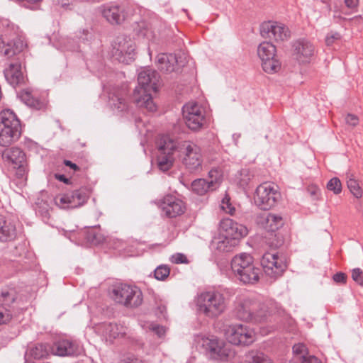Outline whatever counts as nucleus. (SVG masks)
<instances>
[{
	"instance_id": "obj_1",
	"label": "nucleus",
	"mask_w": 363,
	"mask_h": 363,
	"mask_svg": "<svg viewBox=\"0 0 363 363\" xmlns=\"http://www.w3.org/2000/svg\"><path fill=\"white\" fill-rule=\"evenodd\" d=\"M235 313L240 320L263 323L277 321V316L281 315L284 311L274 300L259 302L251 297L240 296L237 299Z\"/></svg>"
},
{
	"instance_id": "obj_2",
	"label": "nucleus",
	"mask_w": 363,
	"mask_h": 363,
	"mask_svg": "<svg viewBox=\"0 0 363 363\" xmlns=\"http://www.w3.org/2000/svg\"><path fill=\"white\" fill-rule=\"evenodd\" d=\"M138 85L133 94L134 103L139 108H145L150 112L156 111L157 106L153 101L152 93L156 92L160 84L158 73L150 68H143L138 74Z\"/></svg>"
},
{
	"instance_id": "obj_3",
	"label": "nucleus",
	"mask_w": 363,
	"mask_h": 363,
	"mask_svg": "<svg viewBox=\"0 0 363 363\" xmlns=\"http://www.w3.org/2000/svg\"><path fill=\"white\" fill-rule=\"evenodd\" d=\"M196 342L198 346L203 349L206 355L211 359L240 363V356H238L229 345L214 335L198 336Z\"/></svg>"
},
{
	"instance_id": "obj_4",
	"label": "nucleus",
	"mask_w": 363,
	"mask_h": 363,
	"mask_svg": "<svg viewBox=\"0 0 363 363\" xmlns=\"http://www.w3.org/2000/svg\"><path fill=\"white\" fill-rule=\"evenodd\" d=\"M231 269L235 278L244 284H255L259 280L262 271L248 253L236 255L231 260Z\"/></svg>"
},
{
	"instance_id": "obj_5",
	"label": "nucleus",
	"mask_w": 363,
	"mask_h": 363,
	"mask_svg": "<svg viewBox=\"0 0 363 363\" xmlns=\"http://www.w3.org/2000/svg\"><path fill=\"white\" fill-rule=\"evenodd\" d=\"M196 306L200 313L213 318L225 312L227 301L224 295L219 291L209 290L198 295Z\"/></svg>"
},
{
	"instance_id": "obj_6",
	"label": "nucleus",
	"mask_w": 363,
	"mask_h": 363,
	"mask_svg": "<svg viewBox=\"0 0 363 363\" xmlns=\"http://www.w3.org/2000/svg\"><path fill=\"white\" fill-rule=\"evenodd\" d=\"M157 165L160 170L167 172L170 169L178 154V142L169 135H159L156 140Z\"/></svg>"
},
{
	"instance_id": "obj_7",
	"label": "nucleus",
	"mask_w": 363,
	"mask_h": 363,
	"mask_svg": "<svg viewBox=\"0 0 363 363\" xmlns=\"http://www.w3.org/2000/svg\"><path fill=\"white\" fill-rule=\"evenodd\" d=\"M21 134L20 121L11 110H4L0 115V145L9 146L16 142Z\"/></svg>"
},
{
	"instance_id": "obj_8",
	"label": "nucleus",
	"mask_w": 363,
	"mask_h": 363,
	"mask_svg": "<svg viewBox=\"0 0 363 363\" xmlns=\"http://www.w3.org/2000/svg\"><path fill=\"white\" fill-rule=\"evenodd\" d=\"M111 296L126 308H137L143 303V293L136 286L119 283L113 286Z\"/></svg>"
},
{
	"instance_id": "obj_9",
	"label": "nucleus",
	"mask_w": 363,
	"mask_h": 363,
	"mask_svg": "<svg viewBox=\"0 0 363 363\" xmlns=\"http://www.w3.org/2000/svg\"><path fill=\"white\" fill-rule=\"evenodd\" d=\"M183 116L186 126L193 131L204 128L208 122L205 108L200 104L191 101L182 108Z\"/></svg>"
},
{
	"instance_id": "obj_10",
	"label": "nucleus",
	"mask_w": 363,
	"mask_h": 363,
	"mask_svg": "<svg viewBox=\"0 0 363 363\" xmlns=\"http://www.w3.org/2000/svg\"><path fill=\"white\" fill-rule=\"evenodd\" d=\"M178 155L182 157V163L190 172L201 169L203 157L201 148L189 141L178 142Z\"/></svg>"
},
{
	"instance_id": "obj_11",
	"label": "nucleus",
	"mask_w": 363,
	"mask_h": 363,
	"mask_svg": "<svg viewBox=\"0 0 363 363\" xmlns=\"http://www.w3.org/2000/svg\"><path fill=\"white\" fill-rule=\"evenodd\" d=\"M14 289H4L0 294V325L7 324L23 310Z\"/></svg>"
},
{
	"instance_id": "obj_12",
	"label": "nucleus",
	"mask_w": 363,
	"mask_h": 363,
	"mask_svg": "<svg viewBox=\"0 0 363 363\" xmlns=\"http://www.w3.org/2000/svg\"><path fill=\"white\" fill-rule=\"evenodd\" d=\"M255 335L254 329L244 323L230 325L225 330L227 340L235 345H250L255 341Z\"/></svg>"
},
{
	"instance_id": "obj_13",
	"label": "nucleus",
	"mask_w": 363,
	"mask_h": 363,
	"mask_svg": "<svg viewBox=\"0 0 363 363\" xmlns=\"http://www.w3.org/2000/svg\"><path fill=\"white\" fill-rule=\"evenodd\" d=\"M135 50V44L133 40L126 35H120L112 44L111 54L118 62L129 64L134 60Z\"/></svg>"
},
{
	"instance_id": "obj_14",
	"label": "nucleus",
	"mask_w": 363,
	"mask_h": 363,
	"mask_svg": "<svg viewBox=\"0 0 363 363\" xmlns=\"http://www.w3.org/2000/svg\"><path fill=\"white\" fill-rule=\"evenodd\" d=\"M279 197L280 194L273 183L264 182L257 187L254 199L259 208L266 211L274 206Z\"/></svg>"
},
{
	"instance_id": "obj_15",
	"label": "nucleus",
	"mask_w": 363,
	"mask_h": 363,
	"mask_svg": "<svg viewBox=\"0 0 363 363\" xmlns=\"http://www.w3.org/2000/svg\"><path fill=\"white\" fill-rule=\"evenodd\" d=\"M261 265L265 275L272 280L280 277L287 267L284 256L272 252L263 255Z\"/></svg>"
},
{
	"instance_id": "obj_16",
	"label": "nucleus",
	"mask_w": 363,
	"mask_h": 363,
	"mask_svg": "<svg viewBox=\"0 0 363 363\" xmlns=\"http://www.w3.org/2000/svg\"><path fill=\"white\" fill-rule=\"evenodd\" d=\"M276 47L270 42H262L257 48V55L262 60L264 71L269 74L277 72L281 63L276 56Z\"/></svg>"
},
{
	"instance_id": "obj_17",
	"label": "nucleus",
	"mask_w": 363,
	"mask_h": 363,
	"mask_svg": "<svg viewBox=\"0 0 363 363\" xmlns=\"http://www.w3.org/2000/svg\"><path fill=\"white\" fill-rule=\"evenodd\" d=\"M89 198L85 188H80L72 192L57 196L55 202L61 208H75L83 206Z\"/></svg>"
},
{
	"instance_id": "obj_18",
	"label": "nucleus",
	"mask_w": 363,
	"mask_h": 363,
	"mask_svg": "<svg viewBox=\"0 0 363 363\" xmlns=\"http://www.w3.org/2000/svg\"><path fill=\"white\" fill-rule=\"evenodd\" d=\"M260 34L264 38L283 42L289 39L291 32L283 23L277 21H267L262 23Z\"/></svg>"
},
{
	"instance_id": "obj_19",
	"label": "nucleus",
	"mask_w": 363,
	"mask_h": 363,
	"mask_svg": "<svg viewBox=\"0 0 363 363\" xmlns=\"http://www.w3.org/2000/svg\"><path fill=\"white\" fill-rule=\"evenodd\" d=\"M2 158L8 164L17 169L18 177H23L25 175L26 172V155L21 149L18 147L6 149L2 152Z\"/></svg>"
},
{
	"instance_id": "obj_20",
	"label": "nucleus",
	"mask_w": 363,
	"mask_h": 363,
	"mask_svg": "<svg viewBox=\"0 0 363 363\" xmlns=\"http://www.w3.org/2000/svg\"><path fill=\"white\" fill-rule=\"evenodd\" d=\"M220 230L225 233L230 238L238 241L248 234L247 228L234 221L231 218H223L219 223Z\"/></svg>"
},
{
	"instance_id": "obj_21",
	"label": "nucleus",
	"mask_w": 363,
	"mask_h": 363,
	"mask_svg": "<svg viewBox=\"0 0 363 363\" xmlns=\"http://www.w3.org/2000/svg\"><path fill=\"white\" fill-rule=\"evenodd\" d=\"M97 333L106 342L112 343L113 340L123 337L126 333V328L115 323H102L96 327Z\"/></svg>"
},
{
	"instance_id": "obj_22",
	"label": "nucleus",
	"mask_w": 363,
	"mask_h": 363,
	"mask_svg": "<svg viewBox=\"0 0 363 363\" xmlns=\"http://www.w3.org/2000/svg\"><path fill=\"white\" fill-rule=\"evenodd\" d=\"M160 206L162 212L169 218H175L184 212V203L179 198L167 195L161 201Z\"/></svg>"
},
{
	"instance_id": "obj_23",
	"label": "nucleus",
	"mask_w": 363,
	"mask_h": 363,
	"mask_svg": "<svg viewBox=\"0 0 363 363\" xmlns=\"http://www.w3.org/2000/svg\"><path fill=\"white\" fill-rule=\"evenodd\" d=\"M51 352L57 356H74L81 352V346L75 340H59L51 347Z\"/></svg>"
},
{
	"instance_id": "obj_24",
	"label": "nucleus",
	"mask_w": 363,
	"mask_h": 363,
	"mask_svg": "<svg viewBox=\"0 0 363 363\" xmlns=\"http://www.w3.org/2000/svg\"><path fill=\"white\" fill-rule=\"evenodd\" d=\"M256 223L269 232H275L284 225L281 216L267 212L257 215Z\"/></svg>"
},
{
	"instance_id": "obj_25",
	"label": "nucleus",
	"mask_w": 363,
	"mask_h": 363,
	"mask_svg": "<svg viewBox=\"0 0 363 363\" xmlns=\"http://www.w3.org/2000/svg\"><path fill=\"white\" fill-rule=\"evenodd\" d=\"M293 55L301 63L309 61L314 52L313 45L305 39H300L293 43Z\"/></svg>"
},
{
	"instance_id": "obj_26",
	"label": "nucleus",
	"mask_w": 363,
	"mask_h": 363,
	"mask_svg": "<svg viewBox=\"0 0 363 363\" xmlns=\"http://www.w3.org/2000/svg\"><path fill=\"white\" fill-rule=\"evenodd\" d=\"M99 9L103 16L112 24H120L125 19L124 8L118 4H105Z\"/></svg>"
},
{
	"instance_id": "obj_27",
	"label": "nucleus",
	"mask_w": 363,
	"mask_h": 363,
	"mask_svg": "<svg viewBox=\"0 0 363 363\" xmlns=\"http://www.w3.org/2000/svg\"><path fill=\"white\" fill-rule=\"evenodd\" d=\"M108 104L113 110L122 112L128 109V104L125 99L126 91L124 89L112 88L108 93Z\"/></svg>"
},
{
	"instance_id": "obj_28",
	"label": "nucleus",
	"mask_w": 363,
	"mask_h": 363,
	"mask_svg": "<svg viewBox=\"0 0 363 363\" xmlns=\"http://www.w3.org/2000/svg\"><path fill=\"white\" fill-rule=\"evenodd\" d=\"M156 64L161 72L171 73L177 71L178 60L175 55L160 53L157 56Z\"/></svg>"
},
{
	"instance_id": "obj_29",
	"label": "nucleus",
	"mask_w": 363,
	"mask_h": 363,
	"mask_svg": "<svg viewBox=\"0 0 363 363\" xmlns=\"http://www.w3.org/2000/svg\"><path fill=\"white\" fill-rule=\"evenodd\" d=\"M16 237V228L14 223L0 215V242H6L13 240Z\"/></svg>"
},
{
	"instance_id": "obj_30",
	"label": "nucleus",
	"mask_w": 363,
	"mask_h": 363,
	"mask_svg": "<svg viewBox=\"0 0 363 363\" xmlns=\"http://www.w3.org/2000/svg\"><path fill=\"white\" fill-rule=\"evenodd\" d=\"M6 81L12 86H16L23 82L21 72V65L19 62L11 63L4 70Z\"/></svg>"
},
{
	"instance_id": "obj_31",
	"label": "nucleus",
	"mask_w": 363,
	"mask_h": 363,
	"mask_svg": "<svg viewBox=\"0 0 363 363\" xmlns=\"http://www.w3.org/2000/svg\"><path fill=\"white\" fill-rule=\"evenodd\" d=\"M238 245L235 240L230 238L226 235H219L212 242V245L219 252H228Z\"/></svg>"
},
{
	"instance_id": "obj_32",
	"label": "nucleus",
	"mask_w": 363,
	"mask_h": 363,
	"mask_svg": "<svg viewBox=\"0 0 363 363\" xmlns=\"http://www.w3.org/2000/svg\"><path fill=\"white\" fill-rule=\"evenodd\" d=\"M256 181L257 178L255 172L249 169H242L236 175V182L243 189L250 183Z\"/></svg>"
},
{
	"instance_id": "obj_33",
	"label": "nucleus",
	"mask_w": 363,
	"mask_h": 363,
	"mask_svg": "<svg viewBox=\"0 0 363 363\" xmlns=\"http://www.w3.org/2000/svg\"><path fill=\"white\" fill-rule=\"evenodd\" d=\"M55 47L62 51H81V45L77 43L74 39L67 37L60 38L57 42L55 43Z\"/></svg>"
},
{
	"instance_id": "obj_34",
	"label": "nucleus",
	"mask_w": 363,
	"mask_h": 363,
	"mask_svg": "<svg viewBox=\"0 0 363 363\" xmlns=\"http://www.w3.org/2000/svg\"><path fill=\"white\" fill-rule=\"evenodd\" d=\"M20 99L28 106L40 110L44 107V104L35 97L28 89L23 90L19 94Z\"/></svg>"
},
{
	"instance_id": "obj_35",
	"label": "nucleus",
	"mask_w": 363,
	"mask_h": 363,
	"mask_svg": "<svg viewBox=\"0 0 363 363\" xmlns=\"http://www.w3.org/2000/svg\"><path fill=\"white\" fill-rule=\"evenodd\" d=\"M191 191L198 195H204L210 191H213L215 189L211 186V184L206 179H197L192 182Z\"/></svg>"
},
{
	"instance_id": "obj_36",
	"label": "nucleus",
	"mask_w": 363,
	"mask_h": 363,
	"mask_svg": "<svg viewBox=\"0 0 363 363\" xmlns=\"http://www.w3.org/2000/svg\"><path fill=\"white\" fill-rule=\"evenodd\" d=\"M51 352V347L45 344H38L30 350V355L36 359L45 358Z\"/></svg>"
},
{
	"instance_id": "obj_37",
	"label": "nucleus",
	"mask_w": 363,
	"mask_h": 363,
	"mask_svg": "<svg viewBox=\"0 0 363 363\" xmlns=\"http://www.w3.org/2000/svg\"><path fill=\"white\" fill-rule=\"evenodd\" d=\"M222 178L223 174L221 170L218 168H213L209 171L208 179H206L211 184V186H213V188L216 189L220 185Z\"/></svg>"
},
{
	"instance_id": "obj_38",
	"label": "nucleus",
	"mask_w": 363,
	"mask_h": 363,
	"mask_svg": "<svg viewBox=\"0 0 363 363\" xmlns=\"http://www.w3.org/2000/svg\"><path fill=\"white\" fill-rule=\"evenodd\" d=\"M4 27V33L2 34L5 38L8 40L13 39L18 35V28L7 20L1 22Z\"/></svg>"
},
{
	"instance_id": "obj_39",
	"label": "nucleus",
	"mask_w": 363,
	"mask_h": 363,
	"mask_svg": "<svg viewBox=\"0 0 363 363\" xmlns=\"http://www.w3.org/2000/svg\"><path fill=\"white\" fill-rule=\"evenodd\" d=\"M347 185L350 192L356 198H360L362 195V190L357 180L353 178L352 175L347 176Z\"/></svg>"
},
{
	"instance_id": "obj_40",
	"label": "nucleus",
	"mask_w": 363,
	"mask_h": 363,
	"mask_svg": "<svg viewBox=\"0 0 363 363\" xmlns=\"http://www.w3.org/2000/svg\"><path fill=\"white\" fill-rule=\"evenodd\" d=\"M76 37L78 38L79 42L77 43H79L81 46L84 45V46H86L89 44V42L93 38L92 33L90 32L87 29H82L77 31L76 33ZM84 49V47H81V50Z\"/></svg>"
},
{
	"instance_id": "obj_41",
	"label": "nucleus",
	"mask_w": 363,
	"mask_h": 363,
	"mask_svg": "<svg viewBox=\"0 0 363 363\" xmlns=\"http://www.w3.org/2000/svg\"><path fill=\"white\" fill-rule=\"evenodd\" d=\"M294 359L301 362L308 354V349L303 343L295 344L292 348Z\"/></svg>"
},
{
	"instance_id": "obj_42",
	"label": "nucleus",
	"mask_w": 363,
	"mask_h": 363,
	"mask_svg": "<svg viewBox=\"0 0 363 363\" xmlns=\"http://www.w3.org/2000/svg\"><path fill=\"white\" fill-rule=\"evenodd\" d=\"M35 211L39 213L43 218L49 217V204L43 199H38L35 202Z\"/></svg>"
},
{
	"instance_id": "obj_43",
	"label": "nucleus",
	"mask_w": 363,
	"mask_h": 363,
	"mask_svg": "<svg viewBox=\"0 0 363 363\" xmlns=\"http://www.w3.org/2000/svg\"><path fill=\"white\" fill-rule=\"evenodd\" d=\"M140 325L143 328L149 329L154 332L160 338L164 337L166 333V328L158 324L149 323L145 325V324H143L142 320H140Z\"/></svg>"
},
{
	"instance_id": "obj_44",
	"label": "nucleus",
	"mask_w": 363,
	"mask_h": 363,
	"mask_svg": "<svg viewBox=\"0 0 363 363\" xmlns=\"http://www.w3.org/2000/svg\"><path fill=\"white\" fill-rule=\"evenodd\" d=\"M170 273V269L167 265L162 264L158 266L154 271L155 277L157 280H165Z\"/></svg>"
},
{
	"instance_id": "obj_45",
	"label": "nucleus",
	"mask_w": 363,
	"mask_h": 363,
	"mask_svg": "<svg viewBox=\"0 0 363 363\" xmlns=\"http://www.w3.org/2000/svg\"><path fill=\"white\" fill-rule=\"evenodd\" d=\"M138 32L139 35L146 38L148 40H152L155 38V33L154 31L151 29V28H150L149 25L145 22L141 23Z\"/></svg>"
},
{
	"instance_id": "obj_46",
	"label": "nucleus",
	"mask_w": 363,
	"mask_h": 363,
	"mask_svg": "<svg viewBox=\"0 0 363 363\" xmlns=\"http://www.w3.org/2000/svg\"><path fill=\"white\" fill-rule=\"evenodd\" d=\"M0 52L8 57L15 54L14 50L11 48V45L9 42L6 43L5 38L2 34H0Z\"/></svg>"
},
{
	"instance_id": "obj_47",
	"label": "nucleus",
	"mask_w": 363,
	"mask_h": 363,
	"mask_svg": "<svg viewBox=\"0 0 363 363\" xmlns=\"http://www.w3.org/2000/svg\"><path fill=\"white\" fill-rule=\"evenodd\" d=\"M327 189L335 194H339L342 191V184L337 177H333L327 184Z\"/></svg>"
},
{
	"instance_id": "obj_48",
	"label": "nucleus",
	"mask_w": 363,
	"mask_h": 363,
	"mask_svg": "<svg viewBox=\"0 0 363 363\" xmlns=\"http://www.w3.org/2000/svg\"><path fill=\"white\" fill-rule=\"evenodd\" d=\"M220 208L224 212L230 214V216H234L235 213V208L232 206L231 203L230 202V198L228 196H225L223 199Z\"/></svg>"
},
{
	"instance_id": "obj_49",
	"label": "nucleus",
	"mask_w": 363,
	"mask_h": 363,
	"mask_svg": "<svg viewBox=\"0 0 363 363\" xmlns=\"http://www.w3.org/2000/svg\"><path fill=\"white\" fill-rule=\"evenodd\" d=\"M345 122L351 127H355L359 123V118L354 114L348 113L345 117Z\"/></svg>"
},
{
	"instance_id": "obj_50",
	"label": "nucleus",
	"mask_w": 363,
	"mask_h": 363,
	"mask_svg": "<svg viewBox=\"0 0 363 363\" xmlns=\"http://www.w3.org/2000/svg\"><path fill=\"white\" fill-rule=\"evenodd\" d=\"M352 279L361 286H363L362 271L359 268H356L352 272Z\"/></svg>"
},
{
	"instance_id": "obj_51",
	"label": "nucleus",
	"mask_w": 363,
	"mask_h": 363,
	"mask_svg": "<svg viewBox=\"0 0 363 363\" xmlns=\"http://www.w3.org/2000/svg\"><path fill=\"white\" fill-rule=\"evenodd\" d=\"M170 259L171 262L174 264L187 263L186 257L182 253H177L175 255H173L171 257Z\"/></svg>"
},
{
	"instance_id": "obj_52",
	"label": "nucleus",
	"mask_w": 363,
	"mask_h": 363,
	"mask_svg": "<svg viewBox=\"0 0 363 363\" xmlns=\"http://www.w3.org/2000/svg\"><path fill=\"white\" fill-rule=\"evenodd\" d=\"M308 193L313 198V199L315 200L318 199V196L320 194V189L316 186H309L307 189Z\"/></svg>"
},
{
	"instance_id": "obj_53",
	"label": "nucleus",
	"mask_w": 363,
	"mask_h": 363,
	"mask_svg": "<svg viewBox=\"0 0 363 363\" xmlns=\"http://www.w3.org/2000/svg\"><path fill=\"white\" fill-rule=\"evenodd\" d=\"M335 282L338 284H345L346 282L347 276L342 272H337L333 277Z\"/></svg>"
},
{
	"instance_id": "obj_54",
	"label": "nucleus",
	"mask_w": 363,
	"mask_h": 363,
	"mask_svg": "<svg viewBox=\"0 0 363 363\" xmlns=\"http://www.w3.org/2000/svg\"><path fill=\"white\" fill-rule=\"evenodd\" d=\"M340 37V35L337 33L328 34L325 38V43H326L327 45H328V46L331 45L333 43V42L335 41V40L339 39Z\"/></svg>"
},
{
	"instance_id": "obj_55",
	"label": "nucleus",
	"mask_w": 363,
	"mask_h": 363,
	"mask_svg": "<svg viewBox=\"0 0 363 363\" xmlns=\"http://www.w3.org/2000/svg\"><path fill=\"white\" fill-rule=\"evenodd\" d=\"M301 363H321V362L313 355H307L301 362Z\"/></svg>"
},
{
	"instance_id": "obj_56",
	"label": "nucleus",
	"mask_w": 363,
	"mask_h": 363,
	"mask_svg": "<svg viewBox=\"0 0 363 363\" xmlns=\"http://www.w3.org/2000/svg\"><path fill=\"white\" fill-rule=\"evenodd\" d=\"M359 0H345V5L350 9L355 8L358 5Z\"/></svg>"
},
{
	"instance_id": "obj_57",
	"label": "nucleus",
	"mask_w": 363,
	"mask_h": 363,
	"mask_svg": "<svg viewBox=\"0 0 363 363\" xmlns=\"http://www.w3.org/2000/svg\"><path fill=\"white\" fill-rule=\"evenodd\" d=\"M55 177L58 181L62 182H63L65 184H69V179H67L64 174H55Z\"/></svg>"
},
{
	"instance_id": "obj_58",
	"label": "nucleus",
	"mask_w": 363,
	"mask_h": 363,
	"mask_svg": "<svg viewBox=\"0 0 363 363\" xmlns=\"http://www.w3.org/2000/svg\"><path fill=\"white\" fill-rule=\"evenodd\" d=\"M65 164L66 166H67V167H71V168L74 169H77L78 168L76 164L72 163V162L71 161H69V160H65Z\"/></svg>"
},
{
	"instance_id": "obj_59",
	"label": "nucleus",
	"mask_w": 363,
	"mask_h": 363,
	"mask_svg": "<svg viewBox=\"0 0 363 363\" xmlns=\"http://www.w3.org/2000/svg\"><path fill=\"white\" fill-rule=\"evenodd\" d=\"M127 363H143L140 359L133 358V359H128Z\"/></svg>"
},
{
	"instance_id": "obj_60",
	"label": "nucleus",
	"mask_w": 363,
	"mask_h": 363,
	"mask_svg": "<svg viewBox=\"0 0 363 363\" xmlns=\"http://www.w3.org/2000/svg\"><path fill=\"white\" fill-rule=\"evenodd\" d=\"M42 0H21V1L28 3V4H37L40 2Z\"/></svg>"
},
{
	"instance_id": "obj_61",
	"label": "nucleus",
	"mask_w": 363,
	"mask_h": 363,
	"mask_svg": "<svg viewBox=\"0 0 363 363\" xmlns=\"http://www.w3.org/2000/svg\"><path fill=\"white\" fill-rule=\"evenodd\" d=\"M159 309L160 310L161 313H163V311L166 310V308L164 306H161L159 307Z\"/></svg>"
},
{
	"instance_id": "obj_62",
	"label": "nucleus",
	"mask_w": 363,
	"mask_h": 363,
	"mask_svg": "<svg viewBox=\"0 0 363 363\" xmlns=\"http://www.w3.org/2000/svg\"><path fill=\"white\" fill-rule=\"evenodd\" d=\"M194 362H195V358L191 357L188 360L187 363H194Z\"/></svg>"
},
{
	"instance_id": "obj_63",
	"label": "nucleus",
	"mask_w": 363,
	"mask_h": 363,
	"mask_svg": "<svg viewBox=\"0 0 363 363\" xmlns=\"http://www.w3.org/2000/svg\"><path fill=\"white\" fill-rule=\"evenodd\" d=\"M323 2H325V0H321Z\"/></svg>"
}]
</instances>
